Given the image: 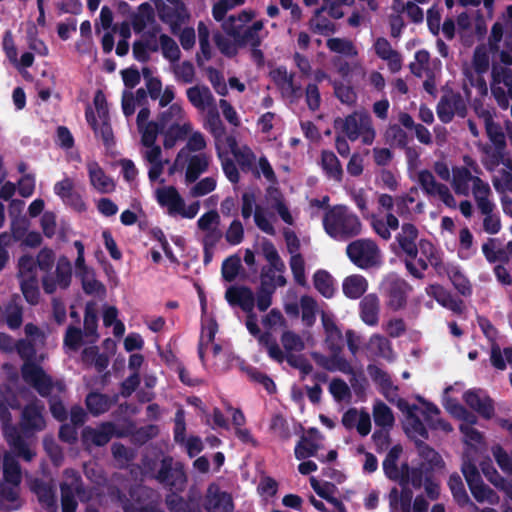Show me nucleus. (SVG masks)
Wrapping results in <instances>:
<instances>
[{
	"label": "nucleus",
	"mask_w": 512,
	"mask_h": 512,
	"mask_svg": "<svg viewBox=\"0 0 512 512\" xmlns=\"http://www.w3.org/2000/svg\"><path fill=\"white\" fill-rule=\"evenodd\" d=\"M14 347L20 358L24 360L21 366V376L25 383L33 387L42 397L50 395L54 387L59 392L64 391V383L61 381L54 383L52 377L45 372L41 365L36 363L37 351L32 341L19 339Z\"/></svg>",
	"instance_id": "1"
},
{
	"label": "nucleus",
	"mask_w": 512,
	"mask_h": 512,
	"mask_svg": "<svg viewBox=\"0 0 512 512\" xmlns=\"http://www.w3.org/2000/svg\"><path fill=\"white\" fill-rule=\"evenodd\" d=\"M323 228L336 241H348L362 232L360 218L346 205L328 207L323 216Z\"/></svg>",
	"instance_id": "2"
},
{
	"label": "nucleus",
	"mask_w": 512,
	"mask_h": 512,
	"mask_svg": "<svg viewBox=\"0 0 512 512\" xmlns=\"http://www.w3.org/2000/svg\"><path fill=\"white\" fill-rule=\"evenodd\" d=\"M346 254L356 267L363 270L379 268L383 263L378 245L368 238L350 242L346 247Z\"/></svg>",
	"instance_id": "3"
},
{
	"label": "nucleus",
	"mask_w": 512,
	"mask_h": 512,
	"mask_svg": "<svg viewBox=\"0 0 512 512\" xmlns=\"http://www.w3.org/2000/svg\"><path fill=\"white\" fill-rule=\"evenodd\" d=\"M130 499L120 497L124 512H165L160 507V497L156 491L146 486L131 488Z\"/></svg>",
	"instance_id": "4"
},
{
	"label": "nucleus",
	"mask_w": 512,
	"mask_h": 512,
	"mask_svg": "<svg viewBox=\"0 0 512 512\" xmlns=\"http://www.w3.org/2000/svg\"><path fill=\"white\" fill-rule=\"evenodd\" d=\"M165 488L172 492H183L186 488L187 475L183 463L174 461L171 456H164L158 471L153 475Z\"/></svg>",
	"instance_id": "5"
},
{
	"label": "nucleus",
	"mask_w": 512,
	"mask_h": 512,
	"mask_svg": "<svg viewBox=\"0 0 512 512\" xmlns=\"http://www.w3.org/2000/svg\"><path fill=\"white\" fill-rule=\"evenodd\" d=\"M342 131L350 141H356L362 136L366 145L373 143L376 133L372 118L367 112H353L342 121Z\"/></svg>",
	"instance_id": "6"
},
{
	"label": "nucleus",
	"mask_w": 512,
	"mask_h": 512,
	"mask_svg": "<svg viewBox=\"0 0 512 512\" xmlns=\"http://www.w3.org/2000/svg\"><path fill=\"white\" fill-rule=\"evenodd\" d=\"M418 229L412 223H403L401 232L396 235L401 250L406 254L404 261L407 271L416 279H423L424 274L416 268L414 260L417 259L418 246L416 240L418 238Z\"/></svg>",
	"instance_id": "7"
},
{
	"label": "nucleus",
	"mask_w": 512,
	"mask_h": 512,
	"mask_svg": "<svg viewBox=\"0 0 512 512\" xmlns=\"http://www.w3.org/2000/svg\"><path fill=\"white\" fill-rule=\"evenodd\" d=\"M383 295L389 309L399 311L406 307L412 286L397 275H389L381 284Z\"/></svg>",
	"instance_id": "8"
},
{
	"label": "nucleus",
	"mask_w": 512,
	"mask_h": 512,
	"mask_svg": "<svg viewBox=\"0 0 512 512\" xmlns=\"http://www.w3.org/2000/svg\"><path fill=\"white\" fill-rule=\"evenodd\" d=\"M155 6L159 19L169 25L171 33L177 35L181 26L189 19L190 14L182 0L156 1Z\"/></svg>",
	"instance_id": "9"
},
{
	"label": "nucleus",
	"mask_w": 512,
	"mask_h": 512,
	"mask_svg": "<svg viewBox=\"0 0 512 512\" xmlns=\"http://www.w3.org/2000/svg\"><path fill=\"white\" fill-rule=\"evenodd\" d=\"M436 113L442 123L448 124L453 120L455 114L465 117L467 108L459 93L444 94L436 106Z\"/></svg>",
	"instance_id": "10"
},
{
	"label": "nucleus",
	"mask_w": 512,
	"mask_h": 512,
	"mask_svg": "<svg viewBox=\"0 0 512 512\" xmlns=\"http://www.w3.org/2000/svg\"><path fill=\"white\" fill-rule=\"evenodd\" d=\"M471 181L473 182L474 191L480 192L482 190L484 194L490 193L489 185L484 183L479 177H474L468 168L456 167L453 169L452 185L456 194L467 195Z\"/></svg>",
	"instance_id": "11"
},
{
	"label": "nucleus",
	"mask_w": 512,
	"mask_h": 512,
	"mask_svg": "<svg viewBox=\"0 0 512 512\" xmlns=\"http://www.w3.org/2000/svg\"><path fill=\"white\" fill-rule=\"evenodd\" d=\"M464 402L484 419H491L495 412L494 401L481 389L467 390L463 394Z\"/></svg>",
	"instance_id": "12"
},
{
	"label": "nucleus",
	"mask_w": 512,
	"mask_h": 512,
	"mask_svg": "<svg viewBox=\"0 0 512 512\" xmlns=\"http://www.w3.org/2000/svg\"><path fill=\"white\" fill-rule=\"evenodd\" d=\"M43 409V406L36 404H28L24 407L20 420V429L23 434L29 436L45 428L46 422L42 413Z\"/></svg>",
	"instance_id": "13"
},
{
	"label": "nucleus",
	"mask_w": 512,
	"mask_h": 512,
	"mask_svg": "<svg viewBox=\"0 0 512 512\" xmlns=\"http://www.w3.org/2000/svg\"><path fill=\"white\" fill-rule=\"evenodd\" d=\"M223 29L234 39V42L239 47H243L247 44H250L251 47H259L261 44V39L258 34L251 31L249 28L243 29L242 25H236L234 15L229 16L223 23Z\"/></svg>",
	"instance_id": "14"
},
{
	"label": "nucleus",
	"mask_w": 512,
	"mask_h": 512,
	"mask_svg": "<svg viewBox=\"0 0 512 512\" xmlns=\"http://www.w3.org/2000/svg\"><path fill=\"white\" fill-rule=\"evenodd\" d=\"M115 424L103 422L97 428L86 426L82 430V442L84 445L105 446L114 436Z\"/></svg>",
	"instance_id": "15"
},
{
	"label": "nucleus",
	"mask_w": 512,
	"mask_h": 512,
	"mask_svg": "<svg viewBox=\"0 0 512 512\" xmlns=\"http://www.w3.org/2000/svg\"><path fill=\"white\" fill-rule=\"evenodd\" d=\"M428 296L432 297L442 307L451 310L455 314H462L464 302L452 295V293L440 284H431L426 288Z\"/></svg>",
	"instance_id": "16"
},
{
	"label": "nucleus",
	"mask_w": 512,
	"mask_h": 512,
	"mask_svg": "<svg viewBox=\"0 0 512 512\" xmlns=\"http://www.w3.org/2000/svg\"><path fill=\"white\" fill-rule=\"evenodd\" d=\"M5 439L16 456L29 462L35 457V453L28 447L21 432L15 425L9 424L3 427Z\"/></svg>",
	"instance_id": "17"
},
{
	"label": "nucleus",
	"mask_w": 512,
	"mask_h": 512,
	"mask_svg": "<svg viewBox=\"0 0 512 512\" xmlns=\"http://www.w3.org/2000/svg\"><path fill=\"white\" fill-rule=\"evenodd\" d=\"M225 299L231 306H239L247 313H251L255 306V296L247 286L229 287L225 292Z\"/></svg>",
	"instance_id": "18"
},
{
	"label": "nucleus",
	"mask_w": 512,
	"mask_h": 512,
	"mask_svg": "<svg viewBox=\"0 0 512 512\" xmlns=\"http://www.w3.org/2000/svg\"><path fill=\"white\" fill-rule=\"evenodd\" d=\"M380 300L374 293L362 297L359 302V316L368 326H376L379 323Z\"/></svg>",
	"instance_id": "19"
},
{
	"label": "nucleus",
	"mask_w": 512,
	"mask_h": 512,
	"mask_svg": "<svg viewBox=\"0 0 512 512\" xmlns=\"http://www.w3.org/2000/svg\"><path fill=\"white\" fill-rule=\"evenodd\" d=\"M32 491L36 494L43 509L47 512L58 511L57 496L54 486L44 482L43 480L37 479L33 483Z\"/></svg>",
	"instance_id": "20"
},
{
	"label": "nucleus",
	"mask_w": 512,
	"mask_h": 512,
	"mask_svg": "<svg viewBox=\"0 0 512 512\" xmlns=\"http://www.w3.org/2000/svg\"><path fill=\"white\" fill-rule=\"evenodd\" d=\"M88 176L90 184L99 193L107 194L115 189V183L112 178L106 175L104 170L96 162H89L87 164Z\"/></svg>",
	"instance_id": "21"
},
{
	"label": "nucleus",
	"mask_w": 512,
	"mask_h": 512,
	"mask_svg": "<svg viewBox=\"0 0 512 512\" xmlns=\"http://www.w3.org/2000/svg\"><path fill=\"white\" fill-rule=\"evenodd\" d=\"M320 165L327 179L333 180L336 183L342 182L344 176L343 167L333 151H321Z\"/></svg>",
	"instance_id": "22"
},
{
	"label": "nucleus",
	"mask_w": 512,
	"mask_h": 512,
	"mask_svg": "<svg viewBox=\"0 0 512 512\" xmlns=\"http://www.w3.org/2000/svg\"><path fill=\"white\" fill-rule=\"evenodd\" d=\"M205 509L207 512H233L234 503L231 495L225 491L212 492V486L208 489V495L205 503Z\"/></svg>",
	"instance_id": "23"
},
{
	"label": "nucleus",
	"mask_w": 512,
	"mask_h": 512,
	"mask_svg": "<svg viewBox=\"0 0 512 512\" xmlns=\"http://www.w3.org/2000/svg\"><path fill=\"white\" fill-rule=\"evenodd\" d=\"M188 101L197 109L205 110L215 105V98L206 85H195L186 90Z\"/></svg>",
	"instance_id": "24"
},
{
	"label": "nucleus",
	"mask_w": 512,
	"mask_h": 512,
	"mask_svg": "<svg viewBox=\"0 0 512 512\" xmlns=\"http://www.w3.org/2000/svg\"><path fill=\"white\" fill-rule=\"evenodd\" d=\"M85 118L95 135L101 136L104 145L110 146L114 142L109 116H107V118H99L101 121L99 124L94 111L91 108H87L85 111Z\"/></svg>",
	"instance_id": "25"
},
{
	"label": "nucleus",
	"mask_w": 512,
	"mask_h": 512,
	"mask_svg": "<svg viewBox=\"0 0 512 512\" xmlns=\"http://www.w3.org/2000/svg\"><path fill=\"white\" fill-rule=\"evenodd\" d=\"M156 195L158 203L163 207H167L171 215L182 210L183 198L174 186L159 188L156 191Z\"/></svg>",
	"instance_id": "26"
},
{
	"label": "nucleus",
	"mask_w": 512,
	"mask_h": 512,
	"mask_svg": "<svg viewBox=\"0 0 512 512\" xmlns=\"http://www.w3.org/2000/svg\"><path fill=\"white\" fill-rule=\"evenodd\" d=\"M368 289L367 279L359 274L347 276L342 283L343 294L349 299H359L366 293Z\"/></svg>",
	"instance_id": "27"
},
{
	"label": "nucleus",
	"mask_w": 512,
	"mask_h": 512,
	"mask_svg": "<svg viewBox=\"0 0 512 512\" xmlns=\"http://www.w3.org/2000/svg\"><path fill=\"white\" fill-rule=\"evenodd\" d=\"M402 452V446L400 444H396L390 448L382 462L384 475L391 481H397V479L401 478V475L398 474V461Z\"/></svg>",
	"instance_id": "28"
},
{
	"label": "nucleus",
	"mask_w": 512,
	"mask_h": 512,
	"mask_svg": "<svg viewBox=\"0 0 512 512\" xmlns=\"http://www.w3.org/2000/svg\"><path fill=\"white\" fill-rule=\"evenodd\" d=\"M209 157L205 153L192 155L188 159L185 178L188 183H194L200 175L208 170Z\"/></svg>",
	"instance_id": "29"
},
{
	"label": "nucleus",
	"mask_w": 512,
	"mask_h": 512,
	"mask_svg": "<svg viewBox=\"0 0 512 512\" xmlns=\"http://www.w3.org/2000/svg\"><path fill=\"white\" fill-rule=\"evenodd\" d=\"M326 9L327 7L325 5L317 8L309 20V29L315 34L327 36L336 32V25L322 16V13L325 12Z\"/></svg>",
	"instance_id": "30"
},
{
	"label": "nucleus",
	"mask_w": 512,
	"mask_h": 512,
	"mask_svg": "<svg viewBox=\"0 0 512 512\" xmlns=\"http://www.w3.org/2000/svg\"><path fill=\"white\" fill-rule=\"evenodd\" d=\"M3 464V481L14 485H20L22 482L21 466L16 457L6 452L1 458Z\"/></svg>",
	"instance_id": "31"
},
{
	"label": "nucleus",
	"mask_w": 512,
	"mask_h": 512,
	"mask_svg": "<svg viewBox=\"0 0 512 512\" xmlns=\"http://www.w3.org/2000/svg\"><path fill=\"white\" fill-rule=\"evenodd\" d=\"M418 454L422 459L421 465H425L429 470L435 471L436 469L444 466V461L441 455L427 443L423 441L416 442Z\"/></svg>",
	"instance_id": "32"
},
{
	"label": "nucleus",
	"mask_w": 512,
	"mask_h": 512,
	"mask_svg": "<svg viewBox=\"0 0 512 512\" xmlns=\"http://www.w3.org/2000/svg\"><path fill=\"white\" fill-rule=\"evenodd\" d=\"M448 487L452 493L453 499L460 507L470 505L477 508L476 505L470 500L461 476L454 472L449 476Z\"/></svg>",
	"instance_id": "33"
},
{
	"label": "nucleus",
	"mask_w": 512,
	"mask_h": 512,
	"mask_svg": "<svg viewBox=\"0 0 512 512\" xmlns=\"http://www.w3.org/2000/svg\"><path fill=\"white\" fill-rule=\"evenodd\" d=\"M86 407L93 416H99L107 412L114 401L106 394L90 392L85 399Z\"/></svg>",
	"instance_id": "34"
},
{
	"label": "nucleus",
	"mask_w": 512,
	"mask_h": 512,
	"mask_svg": "<svg viewBox=\"0 0 512 512\" xmlns=\"http://www.w3.org/2000/svg\"><path fill=\"white\" fill-rule=\"evenodd\" d=\"M204 128L211 133L216 140H221L226 134V128L221 120L216 105L207 109Z\"/></svg>",
	"instance_id": "35"
},
{
	"label": "nucleus",
	"mask_w": 512,
	"mask_h": 512,
	"mask_svg": "<svg viewBox=\"0 0 512 512\" xmlns=\"http://www.w3.org/2000/svg\"><path fill=\"white\" fill-rule=\"evenodd\" d=\"M314 288L325 298L330 299L334 296L336 288L334 278L324 269L317 270L313 275Z\"/></svg>",
	"instance_id": "36"
},
{
	"label": "nucleus",
	"mask_w": 512,
	"mask_h": 512,
	"mask_svg": "<svg viewBox=\"0 0 512 512\" xmlns=\"http://www.w3.org/2000/svg\"><path fill=\"white\" fill-rule=\"evenodd\" d=\"M191 130L190 124L180 125L179 123H172L168 128L163 130L164 141L163 146L165 149H171L175 146L178 140L186 138Z\"/></svg>",
	"instance_id": "37"
},
{
	"label": "nucleus",
	"mask_w": 512,
	"mask_h": 512,
	"mask_svg": "<svg viewBox=\"0 0 512 512\" xmlns=\"http://www.w3.org/2000/svg\"><path fill=\"white\" fill-rule=\"evenodd\" d=\"M447 276L460 295L463 297H470L472 295V284L458 266H451Z\"/></svg>",
	"instance_id": "38"
},
{
	"label": "nucleus",
	"mask_w": 512,
	"mask_h": 512,
	"mask_svg": "<svg viewBox=\"0 0 512 512\" xmlns=\"http://www.w3.org/2000/svg\"><path fill=\"white\" fill-rule=\"evenodd\" d=\"M373 417L376 426L382 429H390L394 425L395 418L391 408L382 401L375 403L373 407Z\"/></svg>",
	"instance_id": "39"
},
{
	"label": "nucleus",
	"mask_w": 512,
	"mask_h": 512,
	"mask_svg": "<svg viewBox=\"0 0 512 512\" xmlns=\"http://www.w3.org/2000/svg\"><path fill=\"white\" fill-rule=\"evenodd\" d=\"M397 406L402 412H405L407 418L412 421V427L414 431L417 432L420 436L427 438L428 431L424 427L421 419L416 414V411L419 410V407L416 404H409L403 399L398 401Z\"/></svg>",
	"instance_id": "40"
},
{
	"label": "nucleus",
	"mask_w": 512,
	"mask_h": 512,
	"mask_svg": "<svg viewBox=\"0 0 512 512\" xmlns=\"http://www.w3.org/2000/svg\"><path fill=\"white\" fill-rule=\"evenodd\" d=\"M275 292V285L266 279L261 283L256 293V305L259 311H266L272 304V296Z\"/></svg>",
	"instance_id": "41"
},
{
	"label": "nucleus",
	"mask_w": 512,
	"mask_h": 512,
	"mask_svg": "<svg viewBox=\"0 0 512 512\" xmlns=\"http://www.w3.org/2000/svg\"><path fill=\"white\" fill-rule=\"evenodd\" d=\"M259 343L267 350L268 356L277 363H283L286 360V354L281 350L276 339L270 332H264L259 337Z\"/></svg>",
	"instance_id": "42"
},
{
	"label": "nucleus",
	"mask_w": 512,
	"mask_h": 512,
	"mask_svg": "<svg viewBox=\"0 0 512 512\" xmlns=\"http://www.w3.org/2000/svg\"><path fill=\"white\" fill-rule=\"evenodd\" d=\"M234 158L243 172L253 171L259 177V171L255 168L256 156L248 146L241 147V151L234 152Z\"/></svg>",
	"instance_id": "43"
},
{
	"label": "nucleus",
	"mask_w": 512,
	"mask_h": 512,
	"mask_svg": "<svg viewBox=\"0 0 512 512\" xmlns=\"http://www.w3.org/2000/svg\"><path fill=\"white\" fill-rule=\"evenodd\" d=\"M469 489L474 499L479 503L487 502L489 504H495L498 500L495 491L486 485L483 480L473 484Z\"/></svg>",
	"instance_id": "44"
},
{
	"label": "nucleus",
	"mask_w": 512,
	"mask_h": 512,
	"mask_svg": "<svg viewBox=\"0 0 512 512\" xmlns=\"http://www.w3.org/2000/svg\"><path fill=\"white\" fill-rule=\"evenodd\" d=\"M385 140L391 146L405 148L408 145V135L398 124H390L384 134Z\"/></svg>",
	"instance_id": "45"
},
{
	"label": "nucleus",
	"mask_w": 512,
	"mask_h": 512,
	"mask_svg": "<svg viewBox=\"0 0 512 512\" xmlns=\"http://www.w3.org/2000/svg\"><path fill=\"white\" fill-rule=\"evenodd\" d=\"M319 445L311 439L302 436L295 446L294 454L296 459L305 460L310 457H318Z\"/></svg>",
	"instance_id": "46"
},
{
	"label": "nucleus",
	"mask_w": 512,
	"mask_h": 512,
	"mask_svg": "<svg viewBox=\"0 0 512 512\" xmlns=\"http://www.w3.org/2000/svg\"><path fill=\"white\" fill-rule=\"evenodd\" d=\"M21 291L25 300L29 304H38L40 299V291L35 275H28V277L21 282Z\"/></svg>",
	"instance_id": "47"
},
{
	"label": "nucleus",
	"mask_w": 512,
	"mask_h": 512,
	"mask_svg": "<svg viewBox=\"0 0 512 512\" xmlns=\"http://www.w3.org/2000/svg\"><path fill=\"white\" fill-rule=\"evenodd\" d=\"M159 42L162 50L163 57L171 62H176L181 57V51L177 43L173 38L167 34H161L159 36Z\"/></svg>",
	"instance_id": "48"
},
{
	"label": "nucleus",
	"mask_w": 512,
	"mask_h": 512,
	"mask_svg": "<svg viewBox=\"0 0 512 512\" xmlns=\"http://www.w3.org/2000/svg\"><path fill=\"white\" fill-rule=\"evenodd\" d=\"M56 279L59 287L65 289L71 283L72 278V266L69 259L65 256H61L58 259L56 265Z\"/></svg>",
	"instance_id": "49"
},
{
	"label": "nucleus",
	"mask_w": 512,
	"mask_h": 512,
	"mask_svg": "<svg viewBox=\"0 0 512 512\" xmlns=\"http://www.w3.org/2000/svg\"><path fill=\"white\" fill-rule=\"evenodd\" d=\"M153 20V10L149 3L139 6V13L132 19V27L135 33H143L149 21Z\"/></svg>",
	"instance_id": "50"
},
{
	"label": "nucleus",
	"mask_w": 512,
	"mask_h": 512,
	"mask_svg": "<svg viewBox=\"0 0 512 512\" xmlns=\"http://www.w3.org/2000/svg\"><path fill=\"white\" fill-rule=\"evenodd\" d=\"M54 192L62 200L65 198L76 199V205L82 206L83 200L80 195L74 191V184L70 178H65L54 185Z\"/></svg>",
	"instance_id": "51"
},
{
	"label": "nucleus",
	"mask_w": 512,
	"mask_h": 512,
	"mask_svg": "<svg viewBox=\"0 0 512 512\" xmlns=\"http://www.w3.org/2000/svg\"><path fill=\"white\" fill-rule=\"evenodd\" d=\"M332 85L334 89V95L341 103L349 106L356 103L357 94L352 86L345 85L341 81L336 80L332 82Z\"/></svg>",
	"instance_id": "52"
},
{
	"label": "nucleus",
	"mask_w": 512,
	"mask_h": 512,
	"mask_svg": "<svg viewBox=\"0 0 512 512\" xmlns=\"http://www.w3.org/2000/svg\"><path fill=\"white\" fill-rule=\"evenodd\" d=\"M302 310V321L306 326L311 327L316 321L317 302L308 295H304L300 299Z\"/></svg>",
	"instance_id": "53"
},
{
	"label": "nucleus",
	"mask_w": 512,
	"mask_h": 512,
	"mask_svg": "<svg viewBox=\"0 0 512 512\" xmlns=\"http://www.w3.org/2000/svg\"><path fill=\"white\" fill-rule=\"evenodd\" d=\"M389 512H411L412 499L398 496L397 487H392L389 494Z\"/></svg>",
	"instance_id": "54"
},
{
	"label": "nucleus",
	"mask_w": 512,
	"mask_h": 512,
	"mask_svg": "<svg viewBox=\"0 0 512 512\" xmlns=\"http://www.w3.org/2000/svg\"><path fill=\"white\" fill-rule=\"evenodd\" d=\"M281 343L286 354L293 352H301L305 348L302 338L293 331H284L281 335Z\"/></svg>",
	"instance_id": "55"
},
{
	"label": "nucleus",
	"mask_w": 512,
	"mask_h": 512,
	"mask_svg": "<svg viewBox=\"0 0 512 512\" xmlns=\"http://www.w3.org/2000/svg\"><path fill=\"white\" fill-rule=\"evenodd\" d=\"M246 373L251 381L261 384L268 394H274L276 392L275 382L266 373L259 371L255 367H248Z\"/></svg>",
	"instance_id": "56"
},
{
	"label": "nucleus",
	"mask_w": 512,
	"mask_h": 512,
	"mask_svg": "<svg viewBox=\"0 0 512 512\" xmlns=\"http://www.w3.org/2000/svg\"><path fill=\"white\" fill-rule=\"evenodd\" d=\"M241 268V260L239 256L232 255L226 258L222 263V277L227 282H232L237 277Z\"/></svg>",
	"instance_id": "57"
},
{
	"label": "nucleus",
	"mask_w": 512,
	"mask_h": 512,
	"mask_svg": "<svg viewBox=\"0 0 512 512\" xmlns=\"http://www.w3.org/2000/svg\"><path fill=\"white\" fill-rule=\"evenodd\" d=\"M418 182L422 190L428 196H436V190L442 183L436 181L434 175L428 169L419 171Z\"/></svg>",
	"instance_id": "58"
},
{
	"label": "nucleus",
	"mask_w": 512,
	"mask_h": 512,
	"mask_svg": "<svg viewBox=\"0 0 512 512\" xmlns=\"http://www.w3.org/2000/svg\"><path fill=\"white\" fill-rule=\"evenodd\" d=\"M62 512H76L78 503L74 496L73 488L67 482L60 484Z\"/></svg>",
	"instance_id": "59"
},
{
	"label": "nucleus",
	"mask_w": 512,
	"mask_h": 512,
	"mask_svg": "<svg viewBox=\"0 0 512 512\" xmlns=\"http://www.w3.org/2000/svg\"><path fill=\"white\" fill-rule=\"evenodd\" d=\"M289 264L295 282L300 286H306L307 281L305 276V262L303 256L300 253L292 255Z\"/></svg>",
	"instance_id": "60"
},
{
	"label": "nucleus",
	"mask_w": 512,
	"mask_h": 512,
	"mask_svg": "<svg viewBox=\"0 0 512 512\" xmlns=\"http://www.w3.org/2000/svg\"><path fill=\"white\" fill-rule=\"evenodd\" d=\"M206 73L208 80L216 93L221 96H226L228 94V89L223 74L212 66L206 68Z\"/></svg>",
	"instance_id": "61"
},
{
	"label": "nucleus",
	"mask_w": 512,
	"mask_h": 512,
	"mask_svg": "<svg viewBox=\"0 0 512 512\" xmlns=\"http://www.w3.org/2000/svg\"><path fill=\"white\" fill-rule=\"evenodd\" d=\"M23 322V309L16 303H9L6 307V323L12 329H18Z\"/></svg>",
	"instance_id": "62"
},
{
	"label": "nucleus",
	"mask_w": 512,
	"mask_h": 512,
	"mask_svg": "<svg viewBox=\"0 0 512 512\" xmlns=\"http://www.w3.org/2000/svg\"><path fill=\"white\" fill-rule=\"evenodd\" d=\"M329 392L335 401H343L351 396V391L347 383L341 378H334L329 384Z\"/></svg>",
	"instance_id": "63"
},
{
	"label": "nucleus",
	"mask_w": 512,
	"mask_h": 512,
	"mask_svg": "<svg viewBox=\"0 0 512 512\" xmlns=\"http://www.w3.org/2000/svg\"><path fill=\"white\" fill-rule=\"evenodd\" d=\"M492 80L493 83H503L512 97V70L510 68L494 65L492 67Z\"/></svg>",
	"instance_id": "64"
}]
</instances>
